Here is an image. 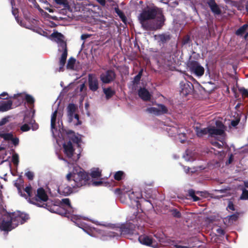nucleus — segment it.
I'll return each mask as SVG.
<instances>
[{
	"instance_id": "1",
	"label": "nucleus",
	"mask_w": 248,
	"mask_h": 248,
	"mask_svg": "<svg viewBox=\"0 0 248 248\" xmlns=\"http://www.w3.org/2000/svg\"><path fill=\"white\" fill-rule=\"evenodd\" d=\"M141 27L147 31L160 30L164 26L166 18L162 9L157 7H147L138 16Z\"/></svg>"
},
{
	"instance_id": "2",
	"label": "nucleus",
	"mask_w": 248,
	"mask_h": 248,
	"mask_svg": "<svg viewBox=\"0 0 248 248\" xmlns=\"http://www.w3.org/2000/svg\"><path fill=\"white\" fill-rule=\"evenodd\" d=\"M24 191L27 194H21V196L24 197L29 202L38 207L46 208L51 212H55L54 209L48 206L47 203H44L48 201V197L43 188H38L36 192L29 185L25 188Z\"/></svg>"
},
{
	"instance_id": "3",
	"label": "nucleus",
	"mask_w": 248,
	"mask_h": 248,
	"mask_svg": "<svg viewBox=\"0 0 248 248\" xmlns=\"http://www.w3.org/2000/svg\"><path fill=\"white\" fill-rule=\"evenodd\" d=\"M66 179L70 182L72 179L74 182V185H72L73 188L80 187L85 186L90 179L88 173L83 170L77 171L74 170L72 173L70 172L66 175Z\"/></svg>"
},
{
	"instance_id": "4",
	"label": "nucleus",
	"mask_w": 248,
	"mask_h": 248,
	"mask_svg": "<svg viewBox=\"0 0 248 248\" xmlns=\"http://www.w3.org/2000/svg\"><path fill=\"white\" fill-rule=\"evenodd\" d=\"M51 131L53 135L59 137L63 136L66 134L68 136L70 140L75 143L78 144L81 141V139L75 135V132L70 130H66L64 128L63 125H51Z\"/></svg>"
},
{
	"instance_id": "5",
	"label": "nucleus",
	"mask_w": 248,
	"mask_h": 248,
	"mask_svg": "<svg viewBox=\"0 0 248 248\" xmlns=\"http://www.w3.org/2000/svg\"><path fill=\"white\" fill-rule=\"evenodd\" d=\"M10 216L12 218V222L15 228H16L19 224H22L29 219V215L26 213L17 211L10 213Z\"/></svg>"
},
{
	"instance_id": "6",
	"label": "nucleus",
	"mask_w": 248,
	"mask_h": 248,
	"mask_svg": "<svg viewBox=\"0 0 248 248\" xmlns=\"http://www.w3.org/2000/svg\"><path fill=\"white\" fill-rule=\"evenodd\" d=\"M10 216V213L6 212L2 217L1 222L0 224V229L3 231H11L15 229Z\"/></svg>"
},
{
	"instance_id": "7",
	"label": "nucleus",
	"mask_w": 248,
	"mask_h": 248,
	"mask_svg": "<svg viewBox=\"0 0 248 248\" xmlns=\"http://www.w3.org/2000/svg\"><path fill=\"white\" fill-rule=\"evenodd\" d=\"M187 67L190 71L197 77L202 76L204 73V69L196 61L192 60L187 63Z\"/></svg>"
},
{
	"instance_id": "8",
	"label": "nucleus",
	"mask_w": 248,
	"mask_h": 248,
	"mask_svg": "<svg viewBox=\"0 0 248 248\" xmlns=\"http://www.w3.org/2000/svg\"><path fill=\"white\" fill-rule=\"evenodd\" d=\"M116 77V75L113 69L107 70L101 74L100 78L104 84H108L113 81Z\"/></svg>"
},
{
	"instance_id": "9",
	"label": "nucleus",
	"mask_w": 248,
	"mask_h": 248,
	"mask_svg": "<svg viewBox=\"0 0 248 248\" xmlns=\"http://www.w3.org/2000/svg\"><path fill=\"white\" fill-rule=\"evenodd\" d=\"M169 128H167V131L170 135L173 136L175 134L179 136V138L182 143H184L186 140V134L184 131H181L180 128L171 125H167Z\"/></svg>"
},
{
	"instance_id": "10",
	"label": "nucleus",
	"mask_w": 248,
	"mask_h": 248,
	"mask_svg": "<svg viewBox=\"0 0 248 248\" xmlns=\"http://www.w3.org/2000/svg\"><path fill=\"white\" fill-rule=\"evenodd\" d=\"M180 85V94L186 96L192 93L194 91V86L189 81H181Z\"/></svg>"
},
{
	"instance_id": "11",
	"label": "nucleus",
	"mask_w": 248,
	"mask_h": 248,
	"mask_svg": "<svg viewBox=\"0 0 248 248\" xmlns=\"http://www.w3.org/2000/svg\"><path fill=\"white\" fill-rule=\"evenodd\" d=\"M135 225L132 223L128 222L121 224L119 227L121 235L132 234L134 233Z\"/></svg>"
},
{
	"instance_id": "12",
	"label": "nucleus",
	"mask_w": 248,
	"mask_h": 248,
	"mask_svg": "<svg viewBox=\"0 0 248 248\" xmlns=\"http://www.w3.org/2000/svg\"><path fill=\"white\" fill-rule=\"evenodd\" d=\"M88 84L89 89L93 92H96L99 89V81L94 74H89L88 76Z\"/></svg>"
},
{
	"instance_id": "13",
	"label": "nucleus",
	"mask_w": 248,
	"mask_h": 248,
	"mask_svg": "<svg viewBox=\"0 0 248 248\" xmlns=\"http://www.w3.org/2000/svg\"><path fill=\"white\" fill-rule=\"evenodd\" d=\"M50 36L54 39L55 41L59 44L60 47V48L67 47L66 43L64 41V37L61 33L57 31L54 32L51 34Z\"/></svg>"
},
{
	"instance_id": "14",
	"label": "nucleus",
	"mask_w": 248,
	"mask_h": 248,
	"mask_svg": "<svg viewBox=\"0 0 248 248\" xmlns=\"http://www.w3.org/2000/svg\"><path fill=\"white\" fill-rule=\"evenodd\" d=\"M147 110L150 113H152L156 115L165 114L168 112L167 107L163 104L158 105L157 106V108L151 107L147 108Z\"/></svg>"
},
{
	"instance_id": "15",
	"label": "nucleus",
	"mask_w": 248,
	"mask_h": 248,
	"mask_svg": "<svg viewBox=\"0 0 248 248\" xmlns=\"http://www.w3.org/2000/svg\"><path fill=\"white\" fill-rule=\"evenodd\" d=\"M139 242L144 245L147 246H151L153 247H155L157 246V244H155L153 238L148 235H141L139 237Z\"/></svg>"
},
{
	"instance_id": "16",
	"label": "nucleus",
	"mask_w": 248,
	"mask_h": 248,
	"mask_svg": "<svg viewBox=\"0 0 248 248\" xmlns=\"http://www.w3.org/2000/svg\"><path fill=\"white\" fill-rule=\"evenodd\" d=\"M59 51H62V53L60 58L59 60V71H63V67L65 65L66 63V61L67 57V47L63 48H59Z\"/></svg>"
},
{
	"instance_id": "17",
	"label": "nucleus",
	"mask_w": 248,
	"mask_h": 248,
	"mask_svg": "<svg viewBox=\"0 0 248 248\" xmlns=\"http://www.w3.org/2000/svg\"><path fill=\"white\" fill-rule=\"evenodd\" d=\"M211 11L217 15H219L221 13V10L218 5L216 3L215 0H208L207 2Z\"/></svg>"
},
{
	"instance_id": "18",
	"label": "nucleus",
	"mask_w": 248,
	"mask_h": 248,
	"mask_svg": "<svg viewBox=\"0 0 248 248\" xmlns=\"http://www.w3.org/2000/svg\"><path fill=\"white\" fill-rule=\"evenodd\" d=\"M139 97L143 101H149L151 98V94L145 88H140L138 91Z\"/></svg>"
},
{
	"instance_id": "19",
	"label": "nucleus",
	"mask_w": 248,
	"mask_h": 248,
	"mask_svg": "<svg viewBox=\"0 0 248 248\" xmlns=\"http://www.w3.org/2000/svg\"><path fill=\"white\" fill-rule=\"evenodd\" d=\"M217 126L218 125H217ZM223 127L217 128L215 127H209V136L211 137H214L215 136H221L223 135L224 132V126L225 125H221Z\"/></svg>"
},
{
	"instance_id": "20",
	"label": "nucleus",
	"mask_w": 248,
	"mask_h": 248,
	"mask_svg": "<svg viewBox=\"0 0 248 248\" xmlns=\"http://www.w3.org/2000/svg\"><path fill=\"white\" fill-rule=\"evenodd\" d=\"M63 146L64 153L68 157H72L73 156L75 150L71 141H69L66 143H64Z\"/></svg>"
},
{
	"instance_id": "21",
	"label": "nucleus",
	"mask_w": 248,
	"mask_h": 248,
	"mask_svg": "<svg viewBox=\"0 0 248 248\" xmlns=\"http://www.w3.org/2000/svg\"><path fill=\"white\" fill-rule=\"evenodd\" d=\"M11 98L13 99V103H14L16 106H20L25 100L24 94L23 93L14 94Z\"/></svg>"
},
{
	"instance_id": "22",
	"label": "nucleus",
	"mask_w": 248,
	"mask_h": 248,
	"mask_svg": "<svg viewBox=\"0 0 248 248\" xmlns=\"http://www.w3.org/2000/svg\"><path fill=\"white\" fill-rule=\"evenodd\" d=\"M58 192L60 194L66 196L72 193L73 190L72 188L69 186H62L59 187Z\"/></svg>"
},
{
	"instance_id": "23",
	"label": "nucleus",
	"mask_w": 248,
	"mask_h": 248,
	"mask_svg": "<svg viewBox=\"0 0 248 248\" xmlns=\"http://www.w3.org/2000/svg\"><path fill=\"white\" fill-rule=\"evenodd\" d=\"M196 134L199 137H202L207 134L209 135V127L206 128H201L200 126L194 127Z\"/></svg>"
},
{
	"instance_id": "24",
	"label": "nucleus",
	"mask_w": 248,
	"mask_h": 248,
	"mask_svg": "<svg viewBox=\"0 0 248 248\" xmlns=\"http://www.w3.org/2000/svg\"><path fill=\"white\" fill-rule=\"evenodd\" d=\"M13 101L11 100L7 101H3L0 105V111L4 112L12 108Z\"/></svg>"
},
{
	"instance_id": "25",
	"label": "nucleus",
	"mask_w": 248,
	"mask_h": 248,
	"mask_svg": "<svg viewBox=\"0 0 248 248\" xmlns=\"http://www.w3.org/2000/svg\"><path fill=\"white\" fill-rule=\"evenodd\" d=\"M76 109L77 107L75 104L70 103L68 105L67 107V112L69 119L70 120L69 121V122H71V121L73 117V115L76 111Z\"/></svg>"
},
{
	"instance_id": "26",
	"label": "nucleus",
	"mask_w": 248,
	"mask_h": 248,
	"mask_svg": "<svg viewBox=\"0 0 248 248\" xmlns=\"http://www.w3.org/2000/svg\"><path fill=\"white\" fill-rule=\"evenodd\" d=\"M103 91L107 99H110L115 94V91L110 87L104 88L103 89Z\"/></svg>"
},
{
	"instance_id": "27",
	"label": "nucleus",
	"mask_w": 248,
	"mask_h": 248,
	"mask_svg": "<svg viewBox=\"0 0 248 248\" xmlns=\"http://www.w3.org/2000/svg\"><path fill=\"white\" fill-rule=\"evenodd\" d=\"M7 128H0V137L3 139L5 140L10 139L12 136V132L8 133Z\"/></svg>"
},
{
	"instance_id": "28",
	"label": "nucleus",
	"mask_w": 248,
	"mask_h": 248,
	"mask_svg": "<svg viewBox=\"0 0 248 248\" xmlns=\"http://www.w3.org/2000/svg\"><path fill=\"white\" fill-rule=\"evenodd\" d=\"M159 42L162 44H165L171 39V36L170 34L162 33L158 35Z\"/></svg>"
},
{
	"instance_id": "29",
	"label": "nucleus",
	"mask_w": 248,
	"mask_h": 248,
	"mask_svg": "<svg viewBox=\"0 0 248 248\" xmlns=\"http://www.w3.org/2000/svg\"><path fill=\"white\" fill-rule=\"evenodd\" d=\"M24 181L21 176L16 181L14 186L17 188L18 193L21 196V194H23L21 190V185L23 184Z\"/></svg>"
},
{
	"instance_id": "30",
	"label": "nucleus",
	"mask_w": 248,
	"mask_h": 248,
	"mask_svg": "<svg viewBox=\"0 0 248 248\" xmlns=\"http://www.w3.org/2000/svg\"><path fill=\"white\" fill-rule=\"evenodd\" d=\"M23 124H36L33 116L26 115L23 120Z\"/></svg>"
},
{
	"instance_id": "31",
	"label": "nucleus",
	"mask_w": 248,
	"mask_h": 248,
	"mask_svg": "<svg viewBox=\"0 0 248 248\" xmlns=\"http://www.w3.org/2000/svg\"><path fill=\"white\" fill-rule=\"evenodd\" d=\"M91 176L93 178L100 177L102 176L101 171L100 170L99 168L93 169L91 170Z\"/></svg>"
},
{
	"instance_id": "32",
	"label": "nucleus",
	"mask_w": 248,
	"mask_h": 248,
	"mask_svg": "<svg viewBox=\"0 0 248 248\" xmlns=\"http://www.w3.org/2000/svg\"><path fill=\"white\" fill-rule=\"evenodd\" d=\"M114 10L123 22H125L126 20V17L124 13L119 9L118 6L116 7H115Z\"/></svg>"
},
{
	"instance_id": "33",
	"label": "nucleus",
	"mask_w": 248,
	"mask_h": 248,
	"mask_svg": "<svg viewBox=\"0 0 248 248\" xmlns=\"http://www.w3.org/2000/svg\"><path fill=\"white\" fill-rule=\"evenodd\" d=\"M24 100L26 101L28 104H29L32 107L34 106L35 100L31 95L28 94H24Z\"/></svg>"
},
{
	"instance_id": "34",
	"label": "nucleus",
	"mask_w": 248,
	"mask_h": 248,
	"mask_svg": "<svg viewBox=\"0 0 248 248\" xmlns=\"http://www.w3.org/2000/svg\"><path fill=\"white\" fill-rule=\"evenodd\" d=\"M76 62V59L73 57H70L66 65L67 68L69 69H73Z\"/></svg>"
},
{
	"instance_id": "35",
	"label": "nucleus",
	"mask_w": 248,
	"mask_h": 248,
	"mask_svg": "<svg viewBox=\"0 0 248 248\" xmlns=\"http://www.w3.org/2000/svg\"><path fill=\"white\" fill-rule=\"evenodd\" d=\"M188 196L190 197L194 202L198 201L200 198L195 195V191L193 189H189L188 191Z\"/></svg>"
},
{
	"instance_id": "36",
	"label": "nucleus",
	"mask_w": 248,
	"mask_h": 248,
	"mask_svg": "<svg viewBox=\"0 0 248 248\" xmlns=\"http://www.w3.org/2000/svg\"><path fill=\"white\" fill-rule=\"evenodd\" d=\"M248 28V24H245L240 27L236 31V34L237 35H242Z\"/></svg>"
},
{
	"instance_id": "37",
	"label": "nucleus",
	"mask_w": 248,
	"mask_h": 248,
	"mask_svg": "<svg viewBox=\"0 0 248 248\" xmlns=\"http://www.w3.org/2000/svg\"><path fill=\"white\" fill-rule=\"evenodd\" d=\"M124 176V173L123 171H118L114 175V178L117 181L121 180Z\"/></svg>"
},
{
	"instance_id": "38",
	"label": "nucleus",
	"mask_w": 248,
	"mask_h": 248,
	"mask_svg": "<svg viewBox=\"0 0 248 248\" xmlns=\"http://www.w3.org/2000/svg\"><path fill=\"white\" fill-rule=\"evenodd\" d=\"M240 200H248V190L245 188L242 189V193L240 197Z\"/></svg>"
},
{
	"instance_id": "39",
	"label": "nucleus",
	"mask_w": 248,
	"mask_h": 248,
	"mask_svg": "<svg viewBox=\"0 0 248 248\" xmlns=\"http://www.w3.org/2000/svg\"><path fill=\"white\" fill-rule=\"evenodd\" d=\"M55 1L58 4L62 5L65 8L69 7V3L67 0H55Z\"/></svg>"
},
{
	"instance_id": "40",
	"label": "nucleus",
	"mask_w": 248,
	"mask_h": 248,
	"mask_svg": "<svg viewBox=\"0 0 248 248\" xmlns=\"http://www.w3.org/2000/svg\"><path fill=\"white\" fill-rule=\"evenodd\" d=\"M238 213H237L236 214H233L231 216H228V220L229 221H232V222L236 221L238 218Z\"/></svg>"
},
{
	"instance_id": "41",
	"label": "nucleus",
	"mask_w": 248,
	"mask_h": 248,
	"mask_svg": "<svg viewBox=\"0 0 248 248\" xmlns=\"http://www.w3.org/2000/svg\"><path fill=\"white\" fill-rule=\"evenodd\" d=\"M12 161L15 165H17L19 163V156L16 153H15L12 155Z\"/></svg>"
},
{
	"instance_id": "42",
	"label": "nucleus",
	"mask_w": 248,
	"mask_h": 248,
	"mask_svg": "<svg viewBox=\"0 0 248 248\" xmlns=\"http://www.w3.org/2000/svg\"><path fill=\"white\" fill-rule=\"evenodd\" d=\"M5 140L6 141H10V140L12 141V143L15 146H16V145H17L19 144V139H18V138H16V137L14 138L12 133L11 138H10V139H9V140Z\"/></svg>"
},
{
	"instance_id": "43",
	"label": "nucleus",
	"mask_w": 248,
	"mask_h": 248,
	"mask_svg": "<svg viewBox=\"0 0 248 248\" xmlns=\"http://www.w3.org/2000/svg\"><path fill=\"white\" fill-rule=\"evenodd\" d=\"M15 5V2L13 3L12 6V14L14 16L16 21H18V10L17 8H14V5Z\"/></svg>"
},
{
	"instance_id": "44",
	"label": "nucleus",
	"mask_w": 248,
	"mask_h": 248,
	"mask_svg": "<svg viewBox=\"0 0 248 248\" xmlns=\"http://www.w3.org/2000/svg\"><path fill=\"white\" fill-rule=\"evenodd\" d=\"M58 111L56 110L52 114L50 124H56Z\"/></svg>"
},
{
	"instance_id": "45",
	"label": "nucleus",
	"mask_w": 248,
	"mask_h": 248,
	"mask_svg": "<svg viewBox=\"0 0 248 248\" xmlns=\"http://www.w3.org/2000/svg\"><path fill=\"white\" fill-rule=\"evenodd\" d=\"M239 91L241 93L243 96L248 97V90L242 87L239 89Z\"/></svg>"
},
{
	"instance_id": "46",
	"label": "nucleus",
	"mask_w": 248,
	"mask_h": 248,
	"mask_svg": "<svg viewBox=\"0 0 248 248\" xmlns=\"http://www.w3.org/2000/svg\"><path fill=\"white\" fill-rule=\"evenodd\" d=\"M171 214L174 217L177 218H180L181 217V213L176 209L171 210Z\"/></svg>"
},
{
	"instance_id": "47",
	"label": "nucleus",
	"mask_w": 248,
	"mask_h": 248,
	"mask_svg": "<svg viewBox=\"0 0 248 248\" xmlns=\"http://www.w3.org/2000/svg\"><path fill=\"white\" fill-rule=\"evenodd\" d=\"M61 203L62 204L67 205L68 207H70L71 206L70 201L68 198H65L62 200Z\"/></svg>"
},
{
	"instance_id": "48",
	"label": "nucleus",
	"mask_w": 248,
	"mask_h": 248,
	"mask_svg": "<svg viewBox=\"0 0 248 248\" xmlns=\"http://www.w3.org/2000/svg\"><path fill=\"white\" fill-rule=\"evenodd\" d=\"M12 117L11 116H7L3 118L0 122V124H6V123H9Z\"/></svg>"
},
{
	"instance_id": "49",
	"label": "nucleus",
	"mask_w": 248,
	"mask_h": 248,
	"mask_svg": "<svg viewBox=\"0 0 248 248\" xmlns=\"http://www.w3.org/2000/svg\"><path fill=\"white\" fill-rule=\"evenodd\" d=\"M25 175L29 180H32L34 176L33 172L31 171L27 172L25 173Z\"/></svg>"
},
{
	"instance_id": "50",
	"label": "nucleus",
	"mask_w": 248,
	"mask_h": 248,
	"mask_svg": "<svg viewBox=\"0 0 248 248\" xmlns=\"http://www.w3.org/2000/svg\"><path fill=\"white\" fill-rule=\"evenodd\" d=\"M227 209H229L232 211H235V208L234 207V205L233 203V202L232 201H229L228 202V204L227 207Z\"/></svg>"
},
{
	"instance_id": "51",
	"label": "nucleus",
	"mask_w": 248,
	"mask_h": 248,
	"mask_svg": "<svg viewBox=\"0 0 248 248\" xmlns=\"http://www.w3.org/2000/svg\"><path fill=\"white\" fill-rule=\"evenodd\" d=\"M31 129V127L30 125H22L20 127L21 130L23 132H26L29 131Z\"/></svg>"
},
{
	"instance_id": "52",
	"label": "nucleus",
	"mask_w": 248,
	"mask_h": 248,
	"mask_svg": "<svg viewBox=\"0 0 248 248\" xmlns=\"http://www.w3.org/2000/svg\"><path fill=\"white\" fill-rule=\"evenodd\" d=\"M216 232L220 235H224L225 233L224 230L220 227L216 230Z\"/></svg>"
},
{
	"instance_id": "53",
	"label": "nucleus",
	"mask_w": 248,
	"mask_h": 248,
	"mask_svg": "<svg viewBox=\"0 0 248 248\" xmlns=\"http://www.w3.org/2000/svg\"><path fill=\"white\" fill-rule=\"evenodd\" d=\"M140 78H141V77L138 75H136L134 78V80H133V83L134 84H139V83L140 82Z\"/></svg>"
},
{
	"instance_id": "54",
	"label": "nucleus",
	"mask_w": 248,
	"mask_h": 248,
	"mask_svg": "<svg viewBox=\"0 0 248 248\" xmlns=\"http://www.w3.org/2000/svg\"><path fill=\"white\" fill-rule=\"evenodd\" d=\"M240 121V118H236L235 119L232 120L230 124H238L239 122Z\"/></svg>"
},
{
	"instance_id": "55",
	"label": "nucleus",
	"mask_w": 248,
	"mask_h": 248,
	"mask_svg": "<svg viewBox=\"0 0 248 248\" xmlns=\"http://www.w3.org/2000/svg\"><path fill=\"white\" fill-rule=\"evenodd\" d=\"M91 36V34H83L81 36V39L83 40H85L86 39L90 37Z\"/></svg>"
},
{
	"instance_id": "56",
	"label": "nucleus",
	"mask_w": 248,
	"mask_h": 248,
	"mask_svg": "<svg viewBox=\"0 0 248 248\" xmlns=\"http://www.w3.org/2000/svg\"><path fill=\"white\" fill-rule=\"evenodd\" d=\"M5 96H8V93L6 92H3L0 94V98L4 99H7L8 97H4Z\"/></svg>"
},
{
	"instance_id": "57",
	"label": "nucleus",
	"mask_w": 248,
	"mask_h": 248,
	"mask_svg": "<svg viewBox=\"0 0 248 248\" xmlns=\"http://www.w3.org/2000/svg\"><path fill=\"white\" fill-rule=\"evenodd\" d=\"M103 184V182L101 181H94L93 183V184L94 186H99Z\"/></svg>"
},
{
	"instance_id": "58",
	"label": "nucleus",
	"mask_w": 248,
	"mask_h": 248,
	"mask_svg": "<svg viewBox=\"0 0 248 248\" xmlns=\"http://www.w3.org/2000/svg\"><path fill=\"white\" fill-rule=\"evenodd\" d=\"M189 37H186L185 38H184V39L183 40V45H186V44H187L189 43Z\"/></svg>"
},
{
	"instance_id": "59",
	"label": "nucleus",
	"mask_w": 248,
	"mask_h": 248,
	"mask_svg": "<svg viewBox=\"0 0 248 248\" xmlns=\"http://www.w3.org/2000/svg\"><path fill=\"white\" fill-rule=\"evenodd\" d=\"M96 1L102 6H105L106 5V0H96Z\"/></svg>"
},
{
	"instance_id": "60",
	"label": "nucleus",
	"mask_w": 248,
	"mask_h": 248,
	"mask_svg": "<svg viewBox=\"0 0 248 248\" xmlns=\"http://www.w3.org/2000/svg\"><path fill=\"white\" fill-rule=\"evenodd\" d=\"M138 214V211H136L135 212H134L133 213V217H131V220L133 221L134 222V220L137 218V216Z\"/></svg>"
},
{
	"instance_id": "61",
	"label": "nucleus",
	"mask_w": 248,
	"mask_h": 248,
	"mask_svg": "<svg viewBox=\"0 0 248 248\" xmlns=\"http://www.w3.org/2000/svg\"><path fill=\"white\" fill-rule=\"evenodd\" d=\"M73 117L77 120V123L76 124H80V122L79 121V116L78 114H75L73 115Z\"/></svg>"
},
{
	"instance_id": "62",
	"label": "nucleus",
	"mask_w": 248,
	"mask_h": 248,
	"mask_svg": "<svg viewBox=\"0 0 248 248\" xmlns=\"http://www.w3.org/2000/svg\"><path fill=\"white\" fill-rule=\"evenodd\" d=\"M114 193L116 194L120 195L122 193V190L120 188H117L115 189Z\"/></svg>"
},
{
	"instance_id": "63",
	"label": "nucleus",
	"mask_w": 248,
	"mask_h": 248,
	"mask_svg": "<svg viewBox=\"0 0 248 248\" xmlns=\"http://www.w3.org/2000/svg\"><path fill=\"white\" fill-rule=\"evenodd\" d=\"M211 124H223L222 122L219 120H213L212 121V123Z\"/></svg>"
},
{
	"instance_id": "64",
	"label": "nucleus",
	"mask_w": 248,
	"mask_h": 248,
	"mask_svg": "<svg viewBox=\"0 0 248 248\" xmlns=\"http://www.w3.org/2000/svg\"><path fill=\"white\" fill-rule=\"evenodd\" d=\"M233 159V156L232 154L230 155L229 158L228 160V163L231 164Z\"/></svg>"
}]
</instances>
